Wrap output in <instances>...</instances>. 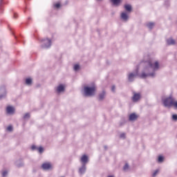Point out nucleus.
Listing matches in <instances>:
<instances>
[{"mask_svg": "<svg viewBox=\"0 0 177 177\" xmlns=\"http://www.w3.org/2000/svg\"><path fill=\"white\" fill-rule=\"evenodd\" d=\"M141 66H144V68L140 73H139V69H136L133 72H130L127 74L128 81L129 82H133L135 81L136 77H140V78L146 79L151 77L154 78L157 75V71L160 70V61L157 59H149L147 61L141 62Z\"/></svg>", "mask_w": 177, "mask_h": 177, "instance_id": "obj_1", "label": "nucleus"}, {"mask_svg": "<svg viewBox=\"0 0 177 177\" xmlns=\"http://www.w3.org/2000/svg\"><path fill=\"white\" fill-rule=\"evenodd\" d=\"M96 93V86H85L83 89V95L86 97H91L95 96Z\"/></svg>", "mask_w": 177, "mask_h": 177, "instance_id": "obj_2", "label": "nucleus"}, {"mask_svg": "<svg viewBox=\"0 0 177 177\" xmlns=\"http://www.w3.org/2000/svg\"><path fill=\"white\" fill-rule=\"evenodd\" d=\"M162 102L165 107L169 108L171 107V106H174V98H172V97H166Z\"/></svg>", "mask_w": 177, "mask_h": 177, "instance_id": "obj_3", "label": "nucleus"}, {"mask_svg": "<svg viewBox=\"0 0 177 177\" xmlns=\"http://www.w3.org/2000/svg\"><path fill=\"white\" fill-rule=\"evenodd\" d=\"M52 45V40L50 39H44L41 40V47H43L44 49H48V48H50Z\"/></svg>", "mask_w": 177, "mask_h": 177, "instance_id": "obj_4", "label": "nucleus"}, {"mask_svg": "<svg viewBox=\"0 0 177 177\" xmlns=\"http://www.w3.org/2000/svg\"><path fill=\"white\" fill-rule=\"evenodd\" d=\"M41 168H42V169H44V171H49V169H52V168H53L52 163L50 162H44L41 165Z\"/></svg>", "mask_w": 177, "mask_h": 177, "instance_id": "obj_5", "label": "nucleus"}, {"mask_svg": "<svg viewBox=\"0 0 177 177\" xmlns=\"http://www.w3.org/2000/svg\"><path fill=\"white\" fill-rule=\"evenodd\" d=\"M6 97V88L5 86H1L0 87V99H3Z\"/></svg>", "mask_w": 177, "mask_h": 177, "instance_id": "obj_6", "label": "nucleus"}, {"mask_svg": "<svg viewBox=\"0 0 177 177\" xmlns=\"http://www.w3.org/2000/svg\"><path fill=\"white\" fill-rule=\"evenodd\" d=\"M66 90V86L64 84H59L56 88L57 93H63Z\"/></svg>", "mask_w": 177, "mask_h": 177, "instance_id": "obj_7", "label": "nucleus"}, {"mask_svg": "<svg viewBox=\"0 0 177 177\" xmlns=\"http://www.w3.org/2000/svg\"><path fill=\"white\" fill-rule=\"evenodd\" d=\"M120 17L123 21H128V19H129V12L125 11L122 12L120 15Z\"/></svg>", "mask_w": 177, "mask_h": 177, "instance_id": "obj_8", "label": "nucleus"}, {"mask_svg": "<svg viewBox=\"0 0 177 177\" xmlns=\"http://www.w3.org/2000/svg\"><path fill=\"white\" fill-rule=\"evenodd\" d=\"M88 161H89V158L86 155H83L80 158V162H82V165H86Z\"/></svg>", "mask_w": 177, "mask_h": 177, "instance_id": "obj_9", "label": "nucleus"}, {"mask_svg": "<svg viewBox=\"0 0 177 177\" xmlns=\"http://www.w3.org/2000/svg\"><path fill=\"white\" fill-rule=\"evenodd\" d=\"M6 113H7V114H9L10 115L15 114V107H13L12 106H7Z\"/></svg>", "mask_w": 177, "mask_h": 177, "instance_id": "obj_10", "label": "nucleus"}, {"mask_svg": "<svg viewBox=\"0 0 177 177\" xmlns=\"http://www.w3.org/2000/svg\"><path fill=\"white\" fill-rule=\"evenodd\" d=\"M140 100V93H133L132 100L133 102H138Z\"/></svg>", "mask_w": 177, "mask_h": 177, "instance_id": "obj_11", "label": "nucleus"}, {"mask_svg": "<svg viewBox=\"0 0 177 177\" xmlns=\"http://www.w3.org/2000/svg\"><path fill=\"white\" fill-rule=\"evenodd\" d=\"M86 172V165H82V167L79 168V174L80 175H84Z\"/></svg>", "mask_w": 177, "mask_h": 177, "instance_id": "obj_12", "label": "nucleus"}, {"mask_svg": "<svg viewBox=\"0 0 177 177\" xmlns=\"http://www.w3.org/2000/svg\"><path fill=\"white\" fill-rule=\"evenodd\" d=\"M124 8L126 10V12L127 13H131L132 12V6L131 4H124Z\"/></svg>", "mask_w": 177, "mask_h": 177, "instance_id": "obj_13", "label": "nucleus"}, {"mask_svg": "<svg viewBox=\"0 0 177 177\" xmlns=\"http://www.w3.org/2000/svg\"><path fill=\"white\" fill-rule=\"evenodd\" d=\"M106 97V91H102L98 95V100L102 102Z\"/></svg>", "mask_w": 177, "mask_h": 177, "instance_id": "obj_14", "label": "nucleus"}, {"mask_svg": "<svg viewBox=\"0 0 177 177\" xmlns=\"http://www.w3.org/2000/svg\"><path fill=\"white\" fill-rule=\"evenodd\" d=\"M137 118H138V115L135 113H131L129 115V121H135L136 120H137Z\"/></svg>", "mask_w": 177, "mask_h": 177, "instance_id": "obj_15", "label": "nucleus"}, {"mask_svg": "<svg viewBox=\"0 0 177 177\" xmlns=\"http://www.w3.org/2000/svg\"><path fill=\"white\" fill-rule=\"evenodd\" d=\"M167 45H175V40L172 38H169L167 39Z\"/></svg>", "mask_w": 177, "mask_h": 177, "instance_id": "obj_16", "label": "nucleus"}, {"mask_svg": "<svg viewBox=\"0 0 177 177\" xmlns=\"http://www.w3.org/2000/svg\"><path fill=\"white\" fill-rule=\"evenodd\" d=\"M25 82L26 85L30 86L31 85V84H32V79L30 77H28L26 79Z\"/></svg>", "mask_w": 177, "mask_h": 177, "instance_id": "obj_17", "label": "nucleus"}, {"mask_svg": "<svg viewBox=\"0 0 177 177\" xmlns=\"http://www.w3.org/2000/svg\"><path fill=\"white\" fill-rule=\"evenodd\" d=\"M112 3H113V5H115V6H118V5H120V3H121V0H111Z\"/></svg>", "mask_w": 177, "mask_h": 177, "instance_id": "obj_18", "label": "nucleus"}, {"mask_svg": "<svg viewBox=\"0 0 177 177\" xmlns=\"http://www.w3.org/2000/svg\"><path fill=\"white\" fill-rule=\"evenodd\" d=\"M155 26V24L153 22H149L147 24V27L149 28V30H151Z\"/></svg>", "mask_w": 177, "mask_h": 177, "instance_id": "obj_19", "label": "nucleus"}, {"mask_svg": "<svg viewBox=\"0 0 177 177\" xmlns=\"http://www.w3.org/2000/svg\"><path fill=\"white\" fill-rule=\"evenodd\" d=\"M158 162H159V164H161L162 162H164V156H159L158 158Z\"/></svg>", "mask_w": 177, "mask_h": 177, "instance_id": "obj_20", "label": "nucleus"}, {"mask_svg": "<svg viewBox=\"0 0 177 177\" xmlns=\"http://www.w3.org/2000/svg\"><path fill=\"white\" fill-rule=\"evenodd\" d=\"M119 136L120 139H125L127 138V133H120Z\"/></svg>", "mask_w": 177, "mask_h": 177, "instance_id": "obj_21", "label": "nucleus"}, {"mask_svg": "<svg viewBox=\"0 0 177 177\" xmlns=\"http://www.w3.org/2000/svg\"><path fill=\"white\" fill-rule=\"evenodd\" d=\"M15 165L18 167H23V165H24V164L23 162H20V161H17L15 162Z\"/></svg>", "mask_w": 177, "mask_h": 177, "instance_id": "obj_22", "label": "nucleus"}, {"mask_svg": "<svg viewBox=\"0 0 177 177\" xmlns=\"http://www.w3.org/2000/svg\"><path fill=\"white\" fill-rule=\"evenodd\" d=\"M158 172H160V170L158 169L154 170L153 172L152 173V176L156 177V175H158Z\"/></svg>", "mask_w": 177, "mask_h": 177, "instance_id": "obj_23", "label": "nucleus"}, {"mask_svg": "<svg viewBox=\"0 0 177 177\" xmlns=\"http://www.w3.org/2000/svg\"><path fill=\"white\" fill-rule=\"evenodd\" d=\"M30 117V113H27L24 115L23 118L24 120H29Z\"/></svg>", "mask_w": 177, "mask_h": 177, "instance_id": "obj_24", "label": "nucleus"}, {"mask_svg": "<svg viewBox=\"0 0 177 177\" xmlns=\"http://www.w3.org/2000/svg\"><path fill=\"white\" fill-rule=\"evenodd\" d=\"M73 70H74L75 71H78V70H80V65H78V64L74 65V66H73Z\"/></svg>", "mask_w": 177, "mask_h": 177, "instance_id": "obj_25", "label": "nucleus"}, {"mask_svg": "<svg viewBox=\"0 0 177 177\" xmlns=\"http://www.w3.org/2000/svg\"><path fill=\"white\" fill-rule=\"evenodd\" d=\"M37 151H39V153H44V148L42 147H39L37 148Z\"/></svg>", "mask_w": 177, "mask_h": 177, "instance_id": "obj_26", "label": "nucleus"}, {"mask_svg": "<svg viewBox=\"0 0 177 177\" xmlns=\"http://www.w3.org/2000/svg\"><path fill=\"white\" fill-rule=\"evenodd\" d=\"M2 176L3 177H6L8 176V171L5 170L2 172Z\"/></svg>", "mask_w": 177, "mask_h": 177, "instance_id": "obj_27", "label": "nucleus"}, {"mask_svg": "<svg viewBox=\"0 0 177 177\" xmlns=\"http://www.w3.org/2000/svg\"><path fill=\"white\" fill-rule=\"evenodd\" d=\"M129 168V165L128 164H125V165L123 167L124 171H127V169Z\"/></svg>", "mask_w": 177, "mask_h": 177, "instance_id": "obj_28", "label": "nucleus"}, {"mask_svg": "<svg viewBox=\"0 0 177 177\" xmlns=\"http://www.w3.org/2000/svg\"><path fill=\"white\" fill-rule=\"evenodd\" d=\"M31 149L33 150V151L38 150V147H37L35 145H32Z\"/></svg>", "mask_w": 177, "mask_h": 177, "instance_id": "obj_29", "label": "nucleus"}, {"mask_svg": "<svg viewBox=\"0 0 177 177\" xmlns=\"http://www.w3.org/2000/svg\"><path fill=\"white\" fill-rule=\"evenodd\" d=\"M55 8H56L57 9H59V8H60V3H56L54 5Z\"/></svg>", "mask_w": 177, "mask_h": 177, "instance_id": "obj_30", "label": "nucleus"}, {"mask_svg": "<svg viewBox=\"0 0 177 177\" xmlns=\"http://www.w3.org/2000/svg\"><path fill=\"white\" fill-rule=\"evenodd\" d=\"M13 130V127L12 126H8L7 127V131H9V132H11V131Z\"/></svg>", "mask_w": 177, "mask_h": 177, "instance_id": "obj_31", "label": "nucleus"}, {"mask_svg": "<svg viewBox=\"0 0 177 177\" xmlns=\"http://www.w3.org/2000/svg\"><path fill=\"white\" fill-rule=\"evenodd\" d=\"M172 120H174V121H177V115L174 114L172 115Z\"/></svg>", "mask_w": 177, "mask_h": 177, "instance_id": "obj_32", "label": "nucleus"}, {"mask_svg": "<svg viewBox=\"0 0 177 177\" xmlns=\"http://www.w3.org/2000/svg\"><path fill=\"white\" fill-rule=\"evenodd\" d=\"M173 106L176 109H177V101H173Z\"/></svg>", "mask_w": 177, "mask_h": 177, "instance_id": "obj_33", "label": "nucleus"}, {"mask_svg": "<svg viewBox=\"0 0 177 177\" xmlns=\"http://www.w3.org/2000/svg\"><path fill=\"white\" fill-rule=\"evenodd\" d=\"M111 91L112 92H115V86H112Z\"/></svg>", "mask_w": 177, "mask_h": 177, "instance_id": "obj_34", "label": "nucleus"}, {"mask_svg": "<svg viewBox=\"0 0 177 177\" xmlns=\"http://www.w3.org/2000/svg\"><path fill=\"white\" fill-rule=\"evenodd\" d=\"M108 177H114V176H109Z\"/></svg>", "mask_w": 177, "mask_h": 177, "instance_id": "obj_35", "label": "nucleus"}, {"mask_svg": "<svg viewBox=\"0 0 177 177\" xmlns=\"http://www.w3.org/2000/svg\"><path fill=\"white\" fill-rule=\"evenodd\" d=\"M1 2H2V0H0V3H1Z\"/></svg>", "mask_w": 177, "mask_h": 177, "instance_id": "obj_36", "label": "nucleus"}, {"mask_svg": "<svg viewBox=\"0 0 177 177\" xmlns=\"http://www.w3.org/2000/svg\"><path fill=\"white\" fill-rule=\"evenodd\" d=\"M105 149H107V147H104Z\"/></svg>", "mask_w": 177, "mask_h": 177, "instance_id": "obj_37", "label": "nucleus"}]
</instances>
